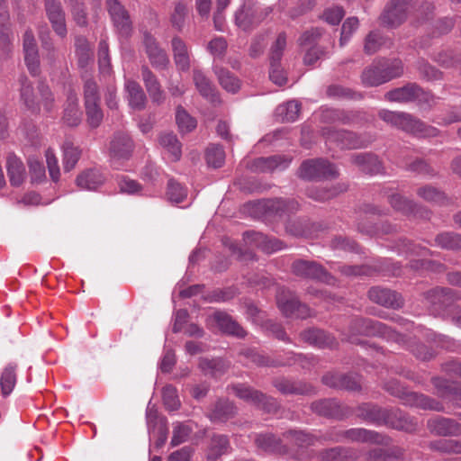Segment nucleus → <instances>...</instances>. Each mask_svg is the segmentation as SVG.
Returning a JSON list of instances; mask_svg holds the SVG:
<instances>
[{
	"label": "nucleus",
	"mask_w": 461,
	"mask_h": 461,
	"mask_svg": "<svg viewBox=\"0 0 461 461\" xmlns=\"http://www.w3.org/2000/svg\"><path fill=\"white\" fill-rule=\"evenodd\" d=\"M351 335L348 339L354 342L355 335L378 336L397 343L404 342V336L386 324L366 319H356L351 324Z\"/></svg>",
	"instance_id": "1"
},
{
	"label": "nucleus",
	"mask_w": 461,
	"mask_h": 461,
	"mask_svg": "<svg viewBox=\"0 0 461 461\" xmlns=\"http://www.w3.org/2000/svg\"><path fill=\"white\" fill-rule=\"evenodd\" d=\"M272 12L271 6H260L257 2L247 0L234 14L235 24L244 32L251 31Z\"/></svg>",
	"instance_id": "2"
},
{
	"label": "nucleus",
	"mask_w": 461,
	"mask_h": 461,
	"mask_svg": "<svg viewBox=\"0 0 461 461\" xmlns=\"http://www.w3.org/2000/svg\"><path fill=\"white\" fill-rule=\"evenodd\" d=\"M361 415L367 420H373L377 422H384L385 424L402 430H411L414 429V425L409 416L405 415L402 411H383L377 407H371L365 405L362 407Z\"/></svg>",
	"instance_id": "3"
},
{
	"label": "nucleus",
	"mask_w": 461,
	"mask_h": 461,
	"mask_svg": "<svg viewBox=\"0 0 461 461\" xmlns=\"http://www.w3.org/2000/svg\"><path fill=\"white\" fill-rule=\"evenodd\" d=\"M384 388L393 395L402 399L407 405H413L424 410L436 411H444L442 403L423 394L405 391L397 381H391L384 385Z\"/></svg>",
	"instance_id": "4"
},
{
	"label": "nucleus",
	"mask_w": 461,
	"mask_h": 461,
	"mask_svg": "<svg viewBox=\"0 0 461 461\" xmlns=\"http://www.w3.org/2000/svg\"><path fill=\"white\" fill-rule=\"evenodd\" d=\"M38 92L41 98L34 95L33 88L25 77L21 78V99L24 104L32 110L39 109L40 104H42L47 112H50L53 107L54 98L49 86L41 83L38 86Z\"/></svg>",
	"instance_id": "5"
},
{
	"label": "nucleus",
	"mask_w": 461,
	"mask_h": 461,
	"mask_svg": "<svg viewBox=\"0 0 461 461\" xmlns=\"http://www.w3.org/2000/svg\"><path fill=\"white\" fill-rule=\"evenodd\" d=\"M379 117L392 125L402 129L404 131L420 135L434 134V129L425 130V125L419 120L412 118L410 114L403 113H395L388 110L379 112Z\"/></svg>",
	"instance_id": "6"
},
{
	"label": "nucleus",
	"mask_w": 461,
	"mask_h": 461,
	"mask_svg": "<svg viewBox=\"0 0 461 461\" xmlns=\"http://www.w3.org/2000/svg\"><path fill=\"white\" fill-rule=\"evenodd\" d=\"M413 6V0H391L380 16L381 23L395 28L407 18Z\"/></svg>",
	"instance_id": "7"
},
{
	"label": "nucleus",
	"mask_w": 461,
	"mask_h": 461,
	"mask_svg": "<svg viewBox=\"0 0 461 461\" xmlns=\"http://www.w3.org/2000/svg\"><path fill=\"white\" fill-rule=\"evenodd\" d=\"M382 63L384 64V69L385 72H379L377 77H371V73L375 72L379 68L373 66L366 68L362 73V83L366 86H375L389 80L400 77L403 72L402 61L394 59L392 62L382 59Z\"/></svg>",
	"instance_id": "8"
},
{
	"label": "nucleus",
	"mask_w": 461,
	"mask_h": 461,
	"mask_svg": "<svg viewBox=\"0 0 461 461\" xmlns=\"http://www.w3.org/2000/svg\"><path fill=\"white\" fill-rule=\"evenodd\" d=\"M146 420L149 440H154L156 447H161L167 438V420L164 418L158 417L157 409L151 403V401L149 402L147 406Z\"/></svg>",
	"instance_id": "9"
},
{
	"label": "nucleus",
	"mask_w": 461,
	"mask_h": 461,
	"mask_svg": "<svg viewBox=\"0 0 461 461\" xmlns=\"http://www.w3.org/2000/svg\"><path fill=\"white\" fill-rule=\"evenodd\" d=\"M299 176L308 180L333 178L338 176V171L334 165L325 159H310L301 165Z\"/></svg>",
	"instance_id": "10"
},
{
	"label": "nucleus",
	"mask_w": 461,
	"mask_h": 461,
	"mask_svg": "<svg viewBox=\"0 0 461 461\" xmlns=\"http://www.w3.org/2000/svg\"><path fill=\"white\" fill-rule=\"evenodd\" d=\"M85 106L87 122L92 127H97L104 117L99 106V95L96 84L92 80L85 83Z\"/></svg>",
	"instance_id": "11"
},
{
	"label": "nucleus",
	"mask_w": 461,
	"mask_h": 461,
	"mask_svg": "<svg viewBox=\"0 0 461 461\" xmlns=\"http://www.w3.org/2000/svg\"><path fill=\"white\" fill-rule=\"evenodd\" d=\"M293 273L305 278L318 279L327 284H333V277L321 266L308 260H296L292 266Z\"/></svg>",
	"instance_id": "12"
},
{
	"label": "nucleus",
	"mask_w": 461,
	"mask_h": 461,
	"mask_svg": "<svg viewBox=\"0 0 461 461\" xmlns=\"http://www.w3.org/2000/svg\"><path fill=\"white\" fill-rule=\"evenodd\" d=\"M458 298V294L453 289L441 287L434 288L425 295L426 303L431 308L433 313H439L445 306Z\"/></svg>",
	"instance_id": "13"
},
{
	"label": "nucleus",
	"mask_w": 461,
	"mask_h": 461,
	"mask_svg": "<svg viewBox=\"0 0 461 461\" xmlns=\"http://www.w3.org/2000/svg\"><path fill=\"white\" fill-rule=\"evenodd\" d=\"M246 245L250 247H258L267 254H272L281 250L284 244L276 238H269L263 233L256 231H247L243 235Z\"/></svg>",
	"instance_id": "14"
},
{
	"label": "nucleus",
	"mask_w": 461,
	"mask_h": 461,
	"mask_svg": "<svg viewBox=\"0 0 461 461\" xmlns=\"http://www.w3.org/2000/svg\"><path fill=\"white\" fill-rule=\"evenodd\" d=\"M46 15L53 31L61 38L67 35L65 13L58 0H45Z\"/></svg>",
	"instance_id": "15"
},
{
	"label": "nucleus",
	"mask_w": 461,
	"mask_h": 461,
	"mask_svg": "<svg viewBox=\"0 0 461 461\" xmlns=\"http://www.w3.org/2000/svg\"><path fill=\"white\" fill-rule=\"evenodd\" d=\"M107 8L118 32L128 36L131 31V23L127 11L117 0H107Z\"/></svg>",
	"instance_id": "16"
},
{
	"label": "nucleus",
	"mask_w": 461,
	"mask_h": 461,
	"mask_svg": "<svg viewBox=\"0 0 461 461\" xmlns=\"http://www.w3.org/2000/svg\"><path fill=\"white\" fill-rule=\"evenodd\" d=\"M132 147V141L127 134L117 133L114 135L110 145V153L114 167L119 168V165H116L117 161L130 158Z\"/></svg>",
	"instance_id": "17"
},
{
	"label": "nucleus",
	"mask_w": 461,
	"mask_h": 461,
	"mask_svg": "<svg viewBox=\"0 0 461 461\" xmlns=\"http://www.w3.org/2000/svg\"><path fill=\"white\" fill-rule=\"evenodd\" d=\"M24 60L28 70L32 76L39 73L40 59L35 38L32 31L28 30L23 35Z\"/></svg>",
	"instance_id": "18"
},
{
	"label": "nucleus",
	"mask_w": 461,
	"mask_h": 461,
	"mask_svg": "<svg viewBox=\"0 0 461 461\" xmlns=\"http://www.w3.org/2000/svg\"><path fill=\"white\" fill-rule=\"evenodd\" d=\"M429 429L439 436H460L461 425L454 420L436 417L428 421Z\"/></svg>",
	"instance_id": "19"
},
{
	"label": "nucleus",
	"mask_w": 461,
	"mask_h": 461,
	"mask_svg": "<svg viewBox=\"0 0 461 461\" xmlns=\"http://www.w3.org/2000/svg\"><path fill=\"white\" fill-rule=\"evenodd\" d=\"M330 142H337L342 149H358L366 146V143L353 132L344 131H328L324 132Z\"/></svg>",
	"instance_id": "20"
},
{
	"label": "nucleus",
	"mask_w": 461,
	"mask_h": 461,
	"mask_svg": "<svg viewBox=\"0 0 461 461\" xmlns=\"http://www.w3.org/2000/svg\"><path fill=\"white\" fill-rule=\"evenodd\" d=\"M144 45L151 65L158 69L165 68L169 59L167 53L158 47L156 40L147 34L144 38Z\"/></svg>",
	"instance_id": "21"
},
{
	"label": "nucleus",
	"mask_w": 461,
	"mask_h": 461,
	"mask_svg": "<svg viewBox=\"0 0 461 461\" xmlns=\"http://www.w3.org/2000/svg\"><path fill=\"white\" fill-rule=\"evenodd\" d=\"M371 301L385 307L399 308L402 301L398 294L386 288L373 287L368 292Z\"/></svg>",
	"instance_id": "22"
},
{
	"label": "nucleus",
	"mask_w": 461,
	"mask_h": 461,
	"mask_svg": "<svg viewBox=\"0 0 461 461\" xmlns=\"http://www.w3.org/2000/svg\"><path fill=\"white\" fill-rule=\"evenodd\" d=\"M433 384L442 397L447 398L455 405L461 406V384H456L442 378H434Z\"/></svg>",
	"instance_id": "23"
},
{
	"label": "nucleus",
	"mask_w": 461,
	"mask_h": 461,
	"mask_svg": "<svg viewBox=\"0 0 461 461\" xmlns=\"http://www.w3.org/2000/svg\"><path fill=\"white\" fill-rule=\"evenodd\" d=\"M171 46L176 68L187 71L190 68V53L186 43L176 36L172 39Z\"/></svg>",
	"instance_id": "24"
},
{
	"label": "nucleus",
	"mask_w": 461,
	"mask_h": 461,
	"mask_svg": "<svg viewBox=\"0 0 461 461\" xmlns=\"http://www.w3.org/2000/svg\"><path fill=\"white\" fill-rule=\"evenodd\" d=\"M193 80L201 95L211 102L218 101L215 86L202 70L194 69Z\"/></svg>",
	"instance_id": "25"
},
{
	"label": "nucleus",
	"mask_w": 461,
	"mask_h": 461,
	"mask_svg": "<svg viewBox=\"0 0 461 461\" xmlns=\"http://www.w3.org/2000/svg\"><path fill=\"white\" fill-rule=\"evenodd\" d=\"M124 89L129 105L135 110H141L146 104V95L141 86L135 81L127 79Z\"/></svg>",
	"instance_id": "26"
},
{
	"label": "nucleus",
	"mask_w": 461,
	"mask_h": 461,
	"mask_svg": "<svg viewBox=\"0 0 461 461\" xmlns=\"http://www.w3.org/2000/svg\"><path fill=\"white\" fill-rule=\"evenodd\" d=\"M352 162L364 173L378 174L382 171V164L378 158L372 154L359 153L352 157Z\"/></svg>",
	"instance_id": "27"
},
{
	"label": "nucleus",
	"mask_w": 461,
	"mask_h": 461,
	"mask_svg": "<svg viewBox=\"0 0 461 461\" xmlns=\"http://www.w3.org/2000/svg\"><path fill=\"white\" fill-rule=\"evenodd\" d=\"M7 174L11 184L19 186L25 178V167L22 160L15 155L10 154L6 161Z\"/></svg>",
	"instance_id": "28"
},
{
	"label": "nucleus",
	"mask_w": 461,
	"mask_h": 461,
	"mask_svg": "<svg viewBox=\"0 0 461 461\" xmlns=\"http://www.w3.org/2000/svg\"><path fill=\"white\" fill-rule=\"evenodd\" d=\"M213 319L218 328L224 333L244 337V330L232 318L224 312H215Z\"/></svg>",
	"instance_id": "29"
},
{
	"label": "nucleus",
	"mask_w": 461,
	"mask_h": 461,
	"mask_svg": "<svg viewBox=\"0 0 461 461\" xmlns=\"http://www.w3.org/2000/svg\"><path fill=\"white\" fill-rule=\"evenodd\" d=\"M414 336L418 337L419 339L424 338L428 341H431L436 343L437 345L440 346L441 348H444L448 350H453L455 343L454 341L447 336L442 335V334H437L434 331L430 330L424 329L420 326H417L414 328Z\"/></svg>",
	"instance_id": "30"
},
{
	"label": "nucleus",
	"mask_w": 461,
	"mask_h": 461,
	"mask_svg": "<svg viewBox=\"0 0 461 461\" xmlns=\"http://www.w3.org/2000/svg\"><path fill=\"white\" fill-rule=\"evenodd\" d=\"M420 88L417 86L409 85L388 92L385 98L392 102H411L420 96Z\"/></svg>",
	"instance_id": "31"
},
{
	"label": "nucleus",
	"mask_w": 461,
	"mask_h": 461,
	"mask_svg": "<svg viewBox=\"0 0 461 461\" xmlns=\"http://www.w3.org/2000/svg\"><path fill=\"white\" fill-rule=\"evenodd\" d=\"M301 338L305 342L319 348L331 347L334 344L333 337L327 334L325 331L317 329L304 330L302 332Z\"/></svg>",
	"instance_id": "32"
},
{
	"label": "nucleus",
	"mask_w": 461,
	"mask_h": 461,
	"mask_svg": "<svg viewBox=\"0 0 461 461\" xmlns=\"http://www.w3.org/2000/svg\"><path fill=\"white\" fill-rule=\"evenodd\" d=\"M76 182L81 189L95 190L104 184V177L98 170H88L79 175Z\"/></svg>",
	"instance_id": "33"
},
{
	"label": "nucleus",
	"mask_w": 461,
	"mask_h": 461,
	"mask_svg": "<svg viewBox=\"0 0 461 461\" xmlns=\"http://www.w3.org/2000/svg\"><path fill=\"white\" fill-rule=\"evenodd\" d=\"M232 390L236 396L248 402L255 405H265L266 395L248 385L237 384L232 387Z\"/></svg>",
	"instance_id": "34"
},
{
	"label": "nucleus",
	"mask_w": 461,
	"mask_h": 461,
	"mask_svg": "<svg viewBox=\"0 0 461 461\" xmlns=\"http://www.w3.org/2000/svg\"><path fill=\"white\" fill-rule=\"evenodd\" d=\"M142 78L151 99L157 103L162 102L164 95L160 89V85L156 77L146 67L142 68Z\"/></svg>",
	"instance_id": "35"
},
{
	"label": "nucleus",
	"mask_w": 461,
	"mask_h": 461,
	"mask_svg": "<svg viewBox=\"0 0 461 461\" xmlns=\"http://www.w3.org/2000/svg\"><path fill=\"white\" fill-rule=\"evenodd\" d=\"M63 120L67 125L72 127L78 125L81 122V113L77 106V98L73 94H69L68 96Z\"/></svg>",
	"instance_id": "36"
},
{
	"label": "nucleus",
	"mask_w": 461,
	"mask_h": 461,
	"mask_svg": "<svg viewBox=\"0 0 461 461\" xmlns=\"http://www.w3.org/2000/svg\"><path fill=\"white\" fill-rule=\"evenodd\" d=\"M159 144L167 151L172 161L181 158V145L176 136L171 132L163 133L159 137Z\"/></svg>",
	"instance_id": "37"
},
{
	"label": "nucleus",
	"mask_w": 461,
	"mask_h": 461,
	"mask_svg": "<svg viewBox=\"0 0 461 461\" xmlns=\"http://www.w3.org/2000/svg\"><path fill=\"white\" fill-rule=\"evenodd\" d=\"M299 113L300 104L295 100L280 104L276 109V116L281 122H294L298 118Z\"/></svg>",
	"instance_id": "38"
},
{
	"label": "nucleus",
	"mask_w": 461,
	"mask_h": 461,
	"mask_svg": "<svg viewBox=\"0 0 461 461\" xmlns=\"http://www.w3.org/2000/svg\"><path fill=\"white\" fill-rule=\"evenodd\" d=\"M215 74L218 77L219 83L221 87L229 93L235 94L240 87V81L234 77L229 70L225 68H214Z\"/></svg>",
	"instance_id": "39"
},
{
	"label": "nucleus",
	"mask_w": 461,
	"mask_h": 461,
	"mask_svg": "<svg viewBox=\"0 0 461 461\" xmlns=\"http://www.w3.org/2000/svg\"><path fill=\"white\" fill-rule=\"evenodd\" d=\"M229 447L230 445L227 437L222 435L213 436L207 452V459L211 461L216 460L221 455L226 454Z\"/></svg>",
	"instance_id": "40"
},
{
	"label": "nucleus",
	"mask_w": 461,
	"mask_h": 461,
	"mask_svg": "<svg viewBox=\"0 0 461 461\" xmlns=\"http://www.w3.org/2000/svg\"><path fill=\"white\" fill-rule=\"evenodd\" d=\"M256 167L260 170L285 169L290 164V159L283 156H273L269 158H259L255 162Z\"/></svg>",
	"instance_id": "41"
},
{
	"label": "nucleus",
	"mask_w": 461,
	"mask_h": 461,
	"mask_svg": "<svg viewBox=\"0 0 461 461\" xmlns=\"http://www.w3.org/2000/svg\"><path fill=\"white\" fill-rule=\"evenodd\" d=\"M277 305L280 311L287 317H294L295 309L299 301L290 293L286 294L285 291L278 293L276 296Z\"/></svg>",
	"instance_id": "42"
},
{
	"label": "nucleus",
	"mask_w": 461,
	"mask_h": 461,
	"mask_svg": "<svg viewBox=\"0 0 461 461\" xmlns=\"http://www.w3.org/2000/svg\"><path fill=\"white\" fill-rule=\"evenodd\" d=\"M16 384L15 366L9 365L2 372L0 386L3 396H8Z\"/></svg>",
	"instance_id": "43"
},
{
	"label": "nucleus",
	"mask_w": 461,
	"mask_h": 461,
	"mask_svg": "<svg viewBox=\"0 0 461 461\" xmlns=\"http://www.w3.org/2000/svg\"><path fill=\"white\" fill-rule=\"evenodd\" d=\"M176 122L181 133H188L197 125L196 120L181 106L176 108Z\"/></svg>",
	"instance_id": "44"
},
{
	"label": "nucleus",
	"mask_w": 461,
	"mask_h": 461,
	"mask_svg": "<svg viewBox=\"0 0 461 461\" xmlns=\"http://www.w3.org/2000/svg\"><path fill=\"white\" fill-rule=\"evenodd\" d=\"M235 408L233 404L227 400L219 401L211 414V420L217 421H225L233 415Z\"/></svg>",
	"instance_id": "45"
},
{
	"label": "nucleus",
	"mask_w": 461,
	"mask_h": 461,
	"mask_svg": "<svg viewBox=\"0 0 461 461\" xmlns=\"http://www.w3.org/2000/svg\"><path fill=\"white\" fill-rule=\"evenodd\" d=\"M9 14L4 4H0V44L3 48L11 42V31L9 28Z\"/></svg>",
	"instance_id": "46"
},
{
	"label": "nucleus",
	"mask_w": 461,
	"mask_h": 461,
	"mask_svg": "<svg viewBox=\"0 0 461 461\" xmlns=\"http://www.w3.org/2000/svg\"><path fill=\"white\" fill-rule=\"evenodd\" d=\"M63 155H64V169L65 171H70L73 169L77 163L80 157V150L77 147H75L71 142L67 141L63 145Z\"/></svg>",
	"instance_id": "47"
},
{
	"label": "nucleus",
	"mask_w": 461,
	"mask_h": 461,
	"mask_svg": "<svg viewBox=\"0 0 461 461\" xmlns=\"http://www.w3.org/2000/svg\"><path fill=\"white\" fill-rule=\"evenodd\" d=\"M359 27V21L357 17H348L342 23L339 39V46L344 47L351 39Z\"/></svg>",
	"instance_id": "48"
},
{
	"label": "nucleus",
	"mask_w": 461,
	"mask_h": 461,
	"mask_svg": "<svg viewBox=\"0 0 461 461\" xmlns=\"http://www.w3.org/2000/svg\"><path fill=\"white\" fill-rule=\"evenodd\" d=\"M436 243L447 249H461V235L451 232L438 234L435 240Z\"/></svg>",
	"instance_id": "49"
},
{
	"label": "nucleus",
	"mask_w": 461,
	"mask_h": 461,
	"mask_svg": "<svg viewBox=\"0 0 461 461\" xmlns=\"http://www.w3.org/2000/svg\"><path fill=\"white\" fill-rule=\"evenodd\" d=\"M348 438L353 441L361 442H378L379 436L375 431L367 430L365 429H351L346 432Z\"/></svg>",
	"instance_id": "50"
},
{
	"label": "nucleus",
	"mask_w": 461,
	"mask_h": 461,
	"mask_svg": "<svg viewBox=\"0 0 461 461\" xmlns=\"http://www.w3.org/2000/svg\"><path fill=\"white\" fill-rule=\"evenodd\" d=\"M191 431L192 427L189 423H174L171 445L176 447L186 441Z\"/></svg>",
	"instance_id": "51"
},
{
	"label": "nucleus",
	"mask_w": 461,
	"mask_h": 461,
	"mask_svg": "<svg viewBox=\"0 0 461 461\" xmlns=\"http://www.w3.org/2000/svg\"><path fill=\"white\" fill-rule=\"evenodd\" d=\"M267 207L277 214H282L284 212H292L296 211L299 207V204L294 200L286 201L279 198L269 201Z\"/></svg>",
	"instance_id": "52"
},
{
	"label": "nucleus",
	"mask_w": 461,
	"mask_h": 461,
	"mask_svg": "<svg viewBox=\"0 0 461 461\" xmlns=\"http://www.w3.org/2000/svg\"><path fill=\"white\" fill-rule=\"evenodd\" d=\"M206 160L209 166L220 167L225 160V152L219 145H211L206 150Z\"/></svg>",
	"instance_id": "53"
},
{
	"label": "nucleus",
	"mask_w": 461,
	"mask_h": 461,
	"mask_svg": "<svg viewBox=\"0 0 461 461\" xmlns=\"http://www.w3.org/2000/svg\"><path fill=\"white\" fill-rule=\"evenodd\" d=\"M417 194L425 201L434 203H442L446 198L443 192L431 185L419 188Z\"/></svg>",
	"instance_id": "54"
},
{
	"label": "nucleus",
	"mask_w": 461,
	"mask_h": 461,
	"mask_svg": "<svg viewBox=\"0 0 461 461\" xmlns=\"http://www.w3.org/2000/svg\"><path fill=\"white\" fill-rule=\"evenodd\" d=\"M385 43V40L377 31H372L365 40L364 50L367 54H374Z\"/></svg>",
	"instance_id": "55"
},
{
	"label": "nucleus",
	"mask_w": 461,
	"mask_h": 461,
	"mask_svg": "<svg viewBox=\"0 0 461 461\" xmlns=\"http://www.w3.org/2000/svg\"><path fill=\"white\" fill-rule=\"evenodd\" d=\"M199 366L205 374L213 376L222 374L226 368V365L221 359H201Z\"/></svg>",
	"instance_id": "56"
},
{
	"label": "nucleus",
	"mask_w": 461,
	"mask_h": 461,
	"mask_svg": "<svg viewBox=\"0 0 461 461\" xmlns=\"http://www.w3.org/2000/svg\"><path fill=\"white\" fill-rule=\"evenodd\" d=\"M167 194L171 203H180L186 198L187 191L179 183L169 180Z\"/></svg>",
	"instance_id": "57"
},
{
	"label": "nucleus",
	"mask_w": 461,
	"mask_h": 461,
	"mask_svg": "<svg viewBox=\"0 0 461 461\" xmlns=\"http://www.w3.org/2000/svg\"><path fill=\"white\" fill-rule=\"evenodd\" d=\"M188 13V8L183 2H176L174 11L171 14V23L173 27L181 31L185 24V20Z\"/></svg>",
	"instance_id": "58"
},
{
	"label": "nucleus",
	"mask_w": 461,
	"mask_h": 461,
	"mask_svg": "<svg viewBox=\"0 0 461 461\" xmlns=\"http://www.w3.org/2000/svg\"><path fill=\"white\" fill-rule=\"evenodd\" d=\"M287 440L298 447H307L313 444L315 438L303 431L290 430L285 434Z\"/></svg>",
	"instance_id": "59"
},
{
	"label": "nucleus",
	"mask_w": 461,
	"mask_h": 461,
	"mask_svg": "<svg viewBox=\"0 0 461 461\" xmlns=\"http://www.w3.org/2000/svg\"><path fill=\"white\" fill-rule=\"evenodd\" d=\"M286 47V35L281 32L276 37L270 49V63H280L283 52Z\"/></svg>",
	"instance_id": "60"
},
{
	"label": "nucleus",
	"mask_w": 461,
	"mask_h": 461,
	"mask_svg": "<svg viewBox=\"0 0 461 461\" xmlns=\"http://www.w3.org/2000/svg\"><path fill=\"white\" fill-rule=\"evenodd\" d=\"M312 409L320 415L333 417L336 415L337 403L332 400H321L313 402Z\"/></svg>",
	"instance_id": "61"
},
{
	"label": "nucleus",
	"mask_w": 461,
	"mask_h": 461,
	"mask_svg": "<svg viewBox=\"0 0 461 461\" xmlns=\"http://www.w3.org/2000/svg\"><path fill=\"white\" fill-rule=\"evenodd\" d=\"M162 396L164 404L167 407V409L174 411L179 407L180 402L178 399L176 389L172 385H166L163 388Z\"/></svg>",
	"instance_id": "62"
},
{
	"label": "nucleus",
	"mask_w": 461,
	"mask_h": 461,
	"mask_svg": "<svg viewBox=\"0 0 461 461\" xmlns=\"http://www.w3.org/2000/svg\"><path fill=\"white\" fill-rule=\"evenodd\" d=\"M75 46L78 56L79 65L84 67L87 64L90 59L89 44L84 37H77Z\"/></svg>",
	"instance_id": "63"
},
{
	"label": "nucleus",
	"mask_w": 461,
	"mask_h": 461,
	"mask_svg": "<svg viewBox=\"0 0 461 461\" xmlns=\"http://www.w3.org/2000/svg\"><path fill=\"white\" fill-rule=\"evenodd\" d=\"M434 448L446 453L461 454V441L440 439L434 444Z\"/></svg>",
	"instance_id": "64"
}]
</instances>
